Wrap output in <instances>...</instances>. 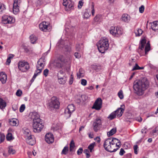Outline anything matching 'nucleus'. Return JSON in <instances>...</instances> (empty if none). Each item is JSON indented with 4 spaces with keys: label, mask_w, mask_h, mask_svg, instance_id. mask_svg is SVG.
Segmentation results:
<instances>
[{
    "label": "nucleus",
    "mask_w": 158,
    "mask_h": 158,
    "mask_svg": "<svg viewBox=\"0 0 158 158\" xmlns=\"http://www.w3.org/2000/svg\"><path fill=\"white\" fill-rule=\"evenodd\" d=\"M49 73V70L46 69L44 70L43 72V74L45 77H47Z\"/></svg>",
    "instance_id": "nucleus-53"
},
{
    "label": "nucleus",
    "mask_w": 158,
    "mask_h": 158,
    "mask_svg": "<svg viewBox=\"0 0 158 158\" xmlns=\"http://www.w3.org/2000/svg\"><path fill=\"white\" fill-rule=\"evenodd\" d=\"M67 80V78L66 77L64 76L62 77H60L58 76V81L59 83L61 84H64Z\"/></svg>",
    "instance_id": "nucleus-23"
},
{
    "label": "nucleus",
    "mask_w": 158,
    "mask_h": 158,
    "mask_svg": "<svg viewBox=\"0 0 158 158\" xmlns=\"http://www.w3.org/2000/svg\"><path fill=\"white\" fill-rule=\"evenodd\" d=\"M102 126V121L99 118H96L93 122V127L94 130L97 132Z\"/></svg>",
    "instance_id": "nucleus-11"
},
{
    "label": "nucleus",
    "mask_w": 158,
    "mask_h": 158,
    "mask_svg": "<svg viewBox=\"0 0 158 158\" xmlns=\"http://www.w3.org/2000/svg\"><path fill=\"white\" fill-rule=\"evenodd\" d=\"M5 138V135L3 134H0V141L2 142L4 141Z\"/></svg>",
    "instance_id": "nucleus-55"
},
{
    "label": "nucleus",
    "mask_w": 158,
    "mask_h": 158,
    "mask_svg": "<svg viewBox=\"0 0 158 158\" xmlns=\"http://www.w3.org/2000/svg\"><path fill=\"white\" fill-rule=\"evenodd\" d=\"M75 146L74 142L73 140H72L70 144L69 150L70 152L73 151Z\"/></svg>",
    "instance_id": "nucleus-39"
},
{
    "label": "nucleus",
    "mask_w": 158,
    "mask_h": 158,
    "mask_svg": "<svg viewBox=\"0 0 158 158\" xmlns=\"http://www.w3.org/2000/svg\"><path fill=\"white\" fill-rule=\"evenodd\" d=\"M14 57V55L12 54H9L7 57V58L6 62V65H9L11 62V59H12Z\"/></svg>",
    "instance_id": "nucleus-31"
},
{
    "label": "nucleus",
    "mask_w": 158,
    "mask_h": 158,
    "mask_svg": "<svg viewBox=\"0 0 158 158\" xmlns=\"http://www.w3.org/2000/svg\"><path fill=\"white\" fill-rule=\"evenodd\" d=\"M81 84L83 86L86 85L87 84L86 80L84 79H82L81 80Z\"/></svg>",
    "instance_id": "nucleus-51"
},
{
    "label": "nucleus",
    "mask_w": 158,
    "mask_h": 158,
    "mask_svg": "<svg viewBox=\"0 0 158 158\" xmlns=\"http://www.w3.org/2000/svg\"><path fill=\"white\" fill-rule=\"evenodd\" d=\"M22 0H14V4H17L18 5H20Z\"/></svg>",
    "instance_id": "nucleus-57"
},
{
    "label": "nucleus",
    "mask_w": 158,
    "mask_h": 158,
    "mask_svg": "<svg viewBox=\"0 0 158 158\" xmlns=\"http://www.w3.org/2000/svg\"><path fill=\"white\" fill-rule=\"evenodd\" d=\"M25 108V106L24 104H22L20 107L19 111L20 112H23Z\"/></svg>",
    "instance_id": "nucleus-48"
},
{
    "label": "nucleus",
    "mask_w": 158,
    "mask_h": 158,
    "mask_svg": "<svg viewBox=\"0 0 158 158\" xmlns=\"http://www.w3.org/2000/svg\"><path fill=\"white\" fill-rule=\"evenodd\" d=\"M44 125L41 119L33 122V129L34 132L38 133L41 131L44 127Z\"/></svg>",
    "instance_id": "nucleus-6"
},
{
    "label": "nucleus",
    "mask_w": 158,
    "mask_h": 158,
    "mask_svg": "<svg viewBox=\"0 0 158 158\" xmlns=\"http://www.w3.org/2000/svg\"><path fill=\"white\" fill-rule=\"evenodd\" d=\"M84 153L86 155L87 158H89L90 157V155L89 154V152L88 149H85L84 151Z\"/></svg>",
    "instance_id": "nucleus-56"
},
{
    "label": "nucleus",
    "mask_w": 158,
    "mask_h": 158,
    "mask_svg": "<svg viewBox=\"0 0 158 158\" xmlns=\"http://www.w3.org/2000/svg\"><path fill=\"white\" fill-rule=\"evenodd\" d=\"M109 31L112 35L117 37L122 35L123 33V29L121 28L114 26L110 27Z\"/></svg>",
    "instance_id": "nucleus-7"
},
{
    "label": "nucleus",
    "mask_w": 158,
    "mask_h": 158,
    "mask_svg": "<svg viewBox=\"0 0 158 158\" xmlns=\"http://www.w3.org/2000/svg\"><path fill=\"white\" fill-rule=\"evenodd\" d=\"M68 61V60L63 56H60L57 59L55 60L53 63V65L56 68L62 67Z\"/></svg>",
    "instance_id": "nucleus-4"
},
{
    "label": "nucleus",
    "mask_w": 158,
    "mask_h": 158,
    "mask_svg": "<svg viewBox=\"0 0 158 158\" xmlns=\"http://www.w3.org/2000/svg\"><path fill=\"white\" fill-rule=\"evenodd\" d=\"M68 151L69 147L68 146H65L64 147L63 149L62 150L61 153V154L65 155L67 153Z\"/></svg>",
    "instance_id": "nucleus-38"
},
{
    "label": "nucleus",
    "mask_w": 158,
    "mask_h": 158,
    "mask_svg": "<svg viewBox=\"0 0 158 158\" xmlns=\"http://www.w3.org/2000/svg\"><path fill=\"white\" fill-rule=\"evenodd\" d=\"M118 97L120 99H122L123 98L124 96L123 95V91L122 90H120L118 94Z\"/></svg>",
    "instance_id": "nucleus-45"
},
{
    "label": "nucleus",
    "mask_w": 158,
    "mask_h": 158,
    "mask_svg": "<svg viewBox=\"0 0 158 158\" xmlns=\"http://www.w3.org/2000/svg\"><path fill=\"white\" fill-rule=\"evenodd\" d=\"M22 94V92L21 90L20 89H18L17 90L16 93V95L19 97H20L21 96Z\"/></svg>",
    "instance_id": "nucleus-50"
},
{
    "label": "nucleus",
    "mask_w": 158,
    "mask_h": 158,
    "mask_svg": "<svg viewBox=\"0 0 158 158\" xmlns=\"http://www.w3.org/2000/svg\"><path fill=\"white\" fill-rule=\"evenodd\" d=\"M10 123L13 126H17L18 125V121L16 119L13 118L10 120Z\"/></svg>",
    "instance_id": "nucleus-28"
},
{
    "label": "nucleus",
    "mask_w": 158,
    "mask_h": 158,
    "mask_svg": "<svg viewBox=\"0 0 158 158\" xmlns=\"http://www.w3.org/2000/svg\"><path fill=\"white\" fill-rule=\"evenodd\" d=\"M144 7L143 5L141 6L139 8V11L140 13H143L144 10Z\"/></svg>",
    "instance_id": "nucleus-60"
},
{
    "label": "nucleus",
    "mask_w": 158,
    "mask_h": 158,
    "mask_svg": "<svg viewBox=\"0 0 158 158\" xmlns=\"http://www.w3.org/2000/svg\"><path fill=\"white\" fill-rule=\"evenodd\" d=\"M139 66L138 65V64H136L135 65L134 67L132 69V71H134L136 70H139Z\"/></svg>",
    "instance_id": "nucleus-62"
},
{
    "label": "nucleus",
    "mask_w": 158,
    "mask_h": 158,
    "mask_svg": "<svg viewBox=\"0 0 158 158\" xmlns=\"http://www.w3.org/2000/svg\"><path fill=\"white\" fill-rule=\"evenodd\" d=\"M83 47V44L82 43H77L76 45V50L80 51Z\"/></svg>",
    "instance_id": "nucleus-35"
},
{
    "label": "nucleus",
    "mask_w": 158,
    "mask_h": 158,
    "mask_svg": "<svg viewBox=\"0 0 158 158\" xmlns=\"http://www.w3.org/2000/svg\"><path fill=\"white\" fill-rule=\"evenodd\" d=\"M63 4L65 6L66 11H70L74 9V3L72 0H63Z\"/></svg>",
    "instance_id": "nucleus-8"
},
{
    "label": "nucleus",
    "mask_w": 158,
    "mask_h": 158,
    "mask_svg": "<svg viewBox=\"0 0 158 158\" xmlns=\"http://www.w3.org/2000/svg\"><path fill=\"white\" fill-rule=\"evenodd\" d=\"M90 15L88 11H86L83 15V18L85 19H88L90 16Z\"/></svg>",
    "instance_id": "nucleus-44"
},
{
    "label": "nucleus",
    "mask_w": 158,
    "mask_h": 158,
    "mask_svg": "<svg viewBox=\"0 0 158 158\" xmlns=\"http://www.w3.org/2000/svg\"><path fill=\"white\" fill-rule=\"evenodd\" d=\"M37 72H35L34 75L31 80V81H33L34 80L35 78L40 73H36Z\"/></svg>",
    "instance_id": "nucleus-61"
},
{
    "label": "nucleus",
    "mask_w": 158,
    "mask_h": 158,
    "mask_svg": "<svg viewBox=\"0 0 158 158\" xmlns=\"http://www.w3.org/2000/svg\"><path fill=\"white\" fill-rule=\"evenodd\" d=\"M40 29L42 31L46 32L51 30V27L49 23L46 22H43L39 25Z\"/></svg>",
    "instance_id": "nucleus-13"
},
{
    "label": "nucleus",
    "mask_w": 158,
    "mask_h": 158,
    "mask_svg": "<svg viewBox=\"0 0 158 158\" xmlns=\"http://www.w3.org/2000/svg\"><path fill=\"white\" fill-rule=\"evenodd\" d=\"M73 81V74H71L70 76V77L69 81V83L70 85H71Z\"/></svg>",
    "instance_id": "nucleus-49"
},
{
    "label": "nucleus",
    "mask_w": 158,
    "mask_h": 158,
    "mask_svg": "<svg viewBox=\"0 0 158 158\" xmlns=\"http://www.w3.org/2000/svg\"><path fill=\"white\" fill-rule=\"evenodd\" d=\"M22 132L23 135L25 139L30 137L31 136V132L30 130L26 127H24L22 129Z\"/></svg>",
    "instance_id": "nucleus-20"
},
{
    "label": "nucleus",
    "mask_w": 158,
    "mask_h": 158,
    "mask_svg": "<svg viewBox=\"0 0 158 158\" xmlns=\"http://www.w3.org/2000/svg\"><path fill=\"white\" fill-rule=\"evenodd\" d=\"M31 118L33 120V122L38 121V119H41L38 113L36 112H34L31 113Z\"/></svg>",
    "instance_id": "nucleus-19"
},
{
    "label": "nucleus",
    "mask_w": 158,
    "mask_h": 158,
    "mask_svg": "<svg viewBox=\"0 0 158 158\" xmlns=\"http://www.w3.org/2000/svg\"><path fill=\"white\" fill-rule=\"evenodd\" d=\"M135 33L136 36H139L142 34L143 31L141 29L138 28L135 30Z\"/></svg>",
    "instance_id": "nucleus-37"
},
{
    "label": "nucleus",
    "mask_w": 158,
    "mask_h": 158,
    "mask_svg": "<svg viewBox=\"0 0 158 158\" xmlns=\"http://www.w3.org/2000/svg\"><path fill=\"white\" fill-rule=\"evenodd\" d=\"M30 38L31 43L33 44L35 43L37 40V38L34 35H31L30 37Z\"/></svg>",
    "instance_id": "nucleus-36"
},
{
    "label": "nucleus",
    "mask_w": 158,
    "mask_h": 158,
    "mask_svg": "<svg viewBox=\"0 0 158 158\" xmlns=\"http://www.w3.org/2000/svg\"><path fill=\"white\" fill-rule=\"evenodd\" d=\"M125 153V151H124V150L122 148H121L120 149V151L119 153V154L120 156H123V154Z\"/></svg>",
    "instance_id": "nucleus-58"
},
{
    "label": "nucleus",
    "mask_w": 158,
    "mask_h": 158,
    "mask_svg": "<svg viewBox=\"0 0 158 158\" xmlns=\"http://www.w3.org/2000/svg\"><path fill=\"white\" fill-rule=\"evenodd\" d=\"M15 22L13 17L8 15H4L2 17V22L4 24H12Z\"/></svg>",
    "instance_id": "nucleus-12"
},
{
    "label": "nucleus",
    "mask_w": 158,
    "mask_h": 158,
    "mask_svg": "<svg viewBox=\"0 0 158 158\" xmlns=\"http://www.w3.org/2000/svg\"><path fill=\"white\" fill-rule=\"evenodd\" d=\"M75 56L77 58H79L81 56V54L78 52H75L74 54Z\"/></svg>",
    "instance_id": "nucleus-64"
},
{
    "label": "nucleus",
    "mask_w": 158,
    "mask_h": 158,
    "mask_svg": "<svg viewBox=\"0 0 158 158\" xmlns=\"http://www.w3.org/2000/svg\"><path fill=\"white\" fill-rule=\"evenodd\" d=\"M83 150L82 148H80L77 151V153L78 155H81L82 152Z\"/></svg>",
    "instance_id": "nucleus-59"
},
{
    "label": "nucleus",
    "mask_w": 158,
    "mask_h": 158,
    "mask_svg": "<svg viewBox=\"0 0 158 158\" xmlns=\"http://www.w3.org/2000/svg\"><path fill=\"white\" fill-rule=\"evenodd\" d=\"M122 20L125 22L128 23L130 20V16L127 14H124L122 16Z\"/></svg>",
    "instance_id": "nucleus-22"
},
{
    "label": "nucleus",
    "mask_w": 158,
    "mask_h": 158,
    "mask_svg": "<svg viewBox=\"0 0 158 158\" xmlns=\"http://www.w3.org/2000/svg\"><path fill=\"white\" fill-rule=\"evenodd\" d=\"M6 106V102L3 99L0 98V109H2L4 108Z\"/></svg>",
    "instance_id": "nucleus-32"
},
{
    "label": "nucleus",
    "mask_w": 158,
    "mask_h": 158,
    "mask_svg": "<svg viewBox=\"0 0 158 158\" xmlns=\"http://www.w3.org/2000/svg\"><path fill=\"white\" fill-rule=\"evenodd\" d=\"M116 131V128H113L107 133V135L108 136H111L115 133Z\"/></svg>",
    "instance_id": "nucleus-34"
},
{
    "label": "nucleus",
    "mask_w": 158,
    "mask_h": 158,
    "mask_svg": "<svg viewBox=\"0 0 158 158\" xmlns=\"http://www.w3.org/2000/svg\"><path fill=\"white\" fill-rule=\"evenodd\" d=\"M67 42V41L64 42L63 40H59L57 45L60 48H63L66 51H71L70 46L65 44Z\"/></svg>",
    "instance_id": "nucleus-14"
},
{
    "label": "nucleus",
    "mask_w": 158,
    "mask_h": 158,
    "mask_svg": "<svg viewBox=\"0 0 158 158\" xmlns=\"http://www.w3.org/2000/svg\"><path fill=\"white\" fill-rule=\"evenodd\" d=\"M153 133H156L158 134V126L156 127L152 131Z\"/></svg>",
    "instance_id": "nucleus-63"
},
{
    "label": "nucleus",
    "mask_w": 158,
    "mask_h": 158,
    "mask_svg": "<svg viewBox=\"0 0 158 158\" xmlns=\"http://www.w3.org/2000/svg\"><path fill=\"white\" fill-rule=\"evenodd\" d=\"M16 151L12 147H9L8 152L10 154H14L15 153Z\"/></svg>",
    "instance_id": "nucleus-42"
},
{
    "label": "nucleus",
    "mask_w": 158,
    "mask_h": 158,
    "mask_svg": "<svg viewBox=\"0 0 158 158\" xmlns=\"http://www.w3.org/2000/svg\"><path fill=\"white\" fill-rule=\"evenodd\" d=\"M19 5L13 4V12L15 14H17L19 11Z\"/></svg>",
    "instance_id": "nucleus-27"
},
{
    "label": "nucleus",
    "mask_w": 158,
    "mask_h": 158,
    "mask_svg": "<svg viewBox=\"0 0 158 158\" xmlns=\"http://www.w3.org/2000/svg\"><path fill=\"white\" fill-rule=\"evenodd\" d=\"M48 2V0H38L37 2L38 5L40 6L46 5Z\"/></svg>",
    "instance_id": "nucleus-30"
},
{
    "label": "nucleus",
    "mask_w": 158,
    "mask_h": 158,
    "mask_svg": "<svg viewBox=\"0 0 158 158\" xmlns=\"http://www.w3.org/2000/svg\"><path fill=\"white\" fill-rule=\"evenodd\" d=\"M45 140L48 143H52L54 141V137L51 133H47L45 136Z\"/></svg>",
    "instance_id": "nucleus-18"
},
{
    "label": "nucleus",
    "mask_w": 158,
    "mask_h": 158,
    "mask_svg": "<svg viewBox=\"0 0 158 158\" xmlns=\"http://www.w3.org/2000/svg\"><path fill=\"white\" fill-rule=\"evenodd\" d=\"M26 140L27 143L30 145H33L35 143V141L32 138L31 136L26 139Z\"/></svg>",
    "instance_id": "nucleus-25"
},
{
    "label": "nucleus",
    "mask_w": 158,
    "mask_h": 158,
    "mask_svg": "<svg viewBox=\"0 0 158 158\" xmlns=\"http://www.w3.org/2000/svg\"><path fill=\"white\" fill-rule=\"evenodd\" d=\"M61 127L59 123H57L56 124H53L52 127V128L53 131H57L60 129Z\"/></svg>",
    "instance_id": "nucleus-33"
},
{
    "label": "nucleus",
    "mask_w": 158,
    "mask_h": 158,
    "mask_svg": "<svg viewBox=\"0 0 158 158\" xmlns=\"http://www.w3.org/2000/svg\"><path fill=\"white\" fill-rule=\"evenodd\" d=\"M6 9L5 5L2 3H0V13L3 12Z\"/></svg>",
    "instance_id": "nucleus-41"
},
{
    "label": "nucleus",
    "mask_w": 158,
    "mask_h": 158,
    "mask_svg": "<svg viewBox=\"0 0 158 158\" xmlns=\"http://www.w3.org/2000/svg\"><path fill=\"white\" fill-rule=\"evenodd\" d=\"M7 79L6 74L3 72L0 73V80L2 84L6 83Z\"/></svg>",
    "instance_id": "nucleus-21"
},
{
    "label": "nucleus",
    "mask_w": 158,
    "mask_h": 158,
    "mask_svg": "<svg viewBox=\"0 0 158 158\" xmlns=\"http://www.w3.org/2000/svg\"><path fill=\"white\" fill-rule=\"evenodd\" d=\"M149 85V83L146 78L139 80H136L133 83V89L135 93L138 95H142L144 94V91Z\"/></svg>",
    "instance_id": "nucleus-1"
},
{
    "label": "nucleus",
    "mask_w": 158,
    "mask_h": 158,
    "mask_svg": "<svg viewBox=\"0 0 158 158\" xmlns=\"http://www.w3.org/2000/svg\"><path fill=\"white\" fill-rule=\"evenodd\" d=\"M98 49L99 52L104 53L107 50L109 47L108 40L106 38H104L100 40L97 45Z\"/></svg>",
    "instance_id": "nucleus-3"
},
{
    "label": "nucleus",
    "mask_w": 158,
    "mask_h": 158,
    "mask_svg": "<svg viewBox=\"0 0 158 158\" xmlns=\"http://www.w3.org/2000/svg\"><path fill=\"white\" fill-rule=\"evenodd\" d=\"M18 67L19 70L24 72L29 69L30 66L27 62L25 61H20L18 64Z\"/></svg>",
    "instance_id": "nucleus-9"
},
{
    "label": "nucleus",
    "mask_w": 158,
    "mask_h": 158,
    "mask_svg": "<svg viewBox=\"0 0 158 158\" xmlns=\"http://www.w3.org/2000/svg\"><path fill=\"white\" fill-rule=\"evenodd\" d=\"M85 72L84 70L82 68L79 69V71L77 73V76L78 78H80L84 77Z\"/></svg>",
    "instance_id": "nucleus-26"
},
{
    "label": "nucleus",
    "mask_w": 158,
    "mask_h": 158,
    "mask_svg": "<svg viewBox=\"0 0 158 158\" xmlns=\"http://www.w3.org/2000/svg\"><path fill=\"white\" fill-rule=\"evenodd\" d=\"M120 145V141L114 138H109L106 139L104 143L105 150L110 152H116L119 148Z\"/></svg>",
    "instance_id": "nucleus-2"
},
{
    "label": "nucleus",
    "mask_w": 158,
    "mask_h": 158,
    "mask_svg": "<svg viewBox=\"0 0 158 158\" xmlns=\"http://www.w3.org/2000/svg\"><path fill=\"white\" fill-rule=\"evenodd\" d=\"M59 106V103L57 99L55 97H53L51 98V102L49 103L50 108L57 109Z\"/></svg>",
    "instance_id": "nucleus-15"
},
{
    "label": "nucleus",
    "mask_w": 158,
    "mask_h": 158,
    "mask_svg": "<svg viewBox=\"0 0 158 158\" xmlns=\"http://www.w3.org/2000/svg\"><path fill=\"white\" fill-rule=\"evenodd\" d=\"M116 115L115 112L114 111L110 114L108 117V118L110 120H112L115 118Z\"/></svg>",
    "instance_id": "nucleus-40"
},
{
    "label": "nucleus",
    "mask_w": 158,
    "mask_h": 158,
    "mask_svg": "<svg viewBox=\"0 0 158 158\" xmlns=\"http://www.w3.org/2000/svg\"><path fill=\"white\" fill-rule=\"evenodd\" d=\"M43 60L40 58L37 62V64L36 65V70L35 71L37 73H40L44 68V64L43 63Z\"/></svg>",
    "instance_id": "nucleus-16"
},
{
    "label": "nucleus",
    "mask_w": 158,
    "mask_h": 158,
    "mask_svg": "<svg viewBox=\"0 0 158 158\" xmlns=\"http://www.w3.org/2000/svg\"><path fill=\"white\" fill-rule=\"evenodd\" d=\"M134 153L135 154H137L139 151V147L137 145H135L133 147Z\"/></svg>",
    "instance_id": "nucleus-46"
},
{
    "label": "nucleus",
    "mask_w": 158,
    "mask_h": 158,
    "mask_svg": "<svg viewBox=\"0 0 158 158\" xmlns=\"http://www.w3.org/2000/svg\"><path fill=\"white\" fill-rule=\"evenodd\" d=\"M124 110L122 108L120 107L114 111L115 112L116 115L117 117H119L122 115Z\"/></svg>",
    "instance_id": "nucleus-24"
},
{
    "label": "nucleus",
    "mask_w": 158,
    "mask_h": 158,
    "mask_svg": "<svg viewBox=\"0 0 158 158\" xmlns=\"http://www.w3.org/2000/svg\"><path fill=\"white\" fill-rule=\"evenodd\" d=\"M146 40L145 37L142 39L140 42V45L138 51L139 53L141 52L143 50L144 47L145 46L144 50L145 54L147 53V52L149 51L150 49V44L149 43H148L146 45Z\"/></svg>",
    "instance_id": "nucleus-5"
},
{
    "label": "nucleus",
    "mask_w": 158,
    "mask_h": 158,
    "mask_svg": "<svg viewBox=\"0 0 158 158\" xmlns=\"http://www.w3.org/2000/svg\"><path fill=\"white\" fill-rule=\"evenodd\" d=\"M91 13L92 15L94 16V15L95 13V10H94V5L93 4L91 6Z\"/></svg>",
    "instance_id": "nucleus-54"
},
{
    "label": "nucleus",
    "mask_w": 158,
    "mask_h": 158,
    "mask_svg": "<svg viewBox=\"0 0 158 158\" xmlns=\"http://www.w3.org/2000/svg\"><path fill=\"white\" fill-rule=\"evenodd\" d=\"M152 29L154 31H158V21L154 22L151 26Z\"/></svg>",
    "instance_id": "nucleus-29"
},
{
    "label": "nucleus",
    "mask_w": 158,
    "mask_h": 158,
    "mask_svg": "<svg viewBox=\"0 0 158 158\" xmlns=\"http://www.w3.org/2000/svg\"><path fill=\"white\" fill-rule=\"evenodd\" d=\"M75 108L73 105H69L64 110V115L66 118L70 117L72 113L75 110Z\"/></svg>",
    "instance_id": "nucleus-10"
},
{
    "label": "nucleus",
    "mask_w": 158,
    "mask_h": 158,
    "mask_svg": "<svg viewBox=\"0 0 158 158\" xmlns=\"http://www.w3.org/2000/svg\"><path fill=\"white\" fill-rule=\"evenodd\" d=\"M101 17V15H98L96 16L94 18V20L96 21H98Z\"/></svg>",
    "instance_id": "nucleus-52"
},
{
    "label": "nucleus",
    "mask_w": 158,
    "mask_h": 158,
    "mask_svg": "<svg viewBox=\"0 0 158 158\" xmlns=\"http://www.w3.org/2000/svg\"><path fill=\"white\" fill-rule=\"evenodd\" d=\"M6 139L8 141H10L13 139L12 136V135L10 133H8L6 135Z\"/></svg>",
    "instance_id": "nucleus-47"
},
{
    "label": "nucleus",
    "mask_w": 158,
    "mask_h": 158,
    "mask_svg": "<svg viewBox=\"0 0 158 158\" xmlns=\"http://www.w3.org/2000/svg\"><path fill=\"white\" fill-rule=\"evenodd\" d=\"M102 104V100L100 98H98L94 102L92 107V108L95 109L96 110H99L101 108Z\"/></svg>",
    "instance_id": "nucleus-17"
},
{
    "label": "nucleus",
    "mask_w": 158,
    "mask_h": 158,
    "mask_svg": "<svg viewBox=\"0 0 158 158\" xmlns=\"http://www.w3.org/2000/svg\"><path fill=\"white\" fill-rule=\"evenodd\" d=\"M95 142L91 143L88 146V148L90 150V152H91L92 150L93 149L94 146H95Z\"/></svg>",
    "instance_id": "nucleus-43"
}]
</instances>
